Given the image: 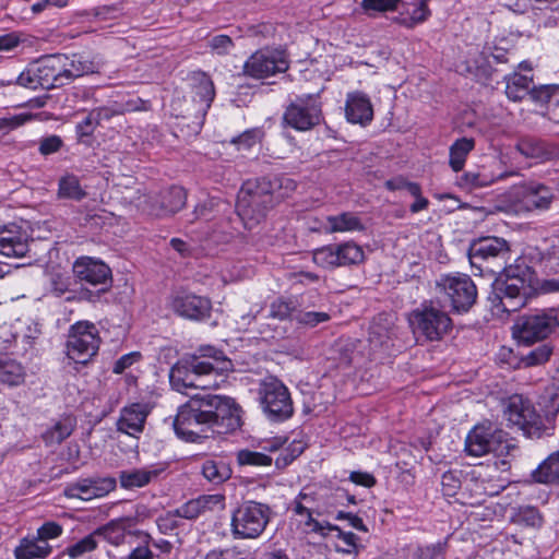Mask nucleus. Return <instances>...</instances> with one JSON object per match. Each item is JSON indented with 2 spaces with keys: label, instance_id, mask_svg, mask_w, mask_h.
<instances>
[{
  "label": "nucleus",
  "instance_id": "f257e3e1",
  "mask_svg": "<svg viewBox=\"0 0 559 559\" xmlns=\"http://www.w3.org/2000/svg\"><path fill=\"white\" fill-rule=\"evenodd\" d=\"M200 356H190L177 361L170 369L169 382L174 390L187 394L188 389H210L214 384L204 377L213 372L223 373L231 369V361L222 350L212 346L201 347Z\"/></svg>",
  "mask_w": 559,
  "mask_h": 559
},
{
  "label": "nucleus",
  "instance_id": "f03ea898",
  "mask_svg": "<svg viewBox=\"0 0 559 559\" xmlns=\"http://www.w3.org/2000/svg\"><path fill=\"white\" fill-rule=\"evenodd\" d=\"M276 199L270 181H248L238 193L236 210L245 226L252 228L265 217Z\"/></svg>",
  "mask_w": 559,
  "mask_h": 559
},
{
  "label": "nucleus",
  "instance_id": "7ed1b4c3",
  "mask_svg": "<svg viewBox=\"0 0 559 559\" xmlns=\"http://www.w3.org/2000/svg\"><path fill=\"white\" fill-rule=\"evenodd\" d=\"M258 400L264 415L271 421L282 423L294 415V403L288 388L275 377L262 379Z\"/></svg>",
  "mask_w": 559,
  "mask_h": 559
},
{
  "label": "nucleus",
  "instance_id": "20e7f679",
  "mask_svg": "<svg viewBox=\"0 0 559 559\" xmlns=\"http://www.w3.org/2000/svg\"><path fill=\"white\" fill-rule=\"evenodd\" d=\"M201 394L193 395L186 404L179 407L174 420L176 435L188 442H198L206 438L212 430L209 414H205Z\"/></svg>",
  "mask_w": 559,
  "mask_h": 559
},
{
  "label": "nucleus",
  "instance_id": "39448f33",
  "mask_svg": "<svg viewBox=\"0 0 559 559\" xmlns=\"http://www.w3.org/2000/svg\"><path fill=\"white\" fill-rule=\"evenodd\" d=\"M72 272L75 280L82 285L85 284L97 287L95 292L90 289H84L82 292V299L90 302H96L99 300L100 295L107 293L111 287V270L99 259L80 257L74 261Z\"/></svg>",
  "mask_w": 559,
  "mask_h": 559
},
{
  "label": "nucleus",
  "instance_id": "423d86ee",
  "mask_svg": "<svg viewBox=\"0 0 559 559\" xmlns=\"http://www.w3.org/2000/svg\"><path fill=\"white\" fill-rule=\"evenodd\" d=\"M271 509L267 504L248 500L239 504L231 514L230 528L235 538L253 539L259 537L270 522Z\"/></svg>",
  "mask_w": 559,
  "mask_h": 559
},
{
  "label": "nucleus",
  "instance_id": "0eeeda50",
  "mask_svg": "<svg viewBox=\"0 0 559 559\" xmlns=\"http://www.w3.org/2000/svg\"><path fill=\"white\" fill-rule=\"evenodd\" d=\"M503 416L510 426L528 438H539L544 430L543 419L528 399L514 394L503 402Z\"/></svg>",
  "mask_w": 559,
  "mask_h": 559
},
{
  "label": "nucleus",
  "instance_id": "6e6552de",
  "mask_svg": "<svg viewBox=\"0 0 559 559\" xmlns=\"http://www.w3.org/2000/svg\"><path fill=\"white\" fill-rule=\"evenodd\" d=\"M99 344L96 325L90 321H79L70 326L67 356L75 364L85 365L97 354Z\"/></svg>",
  "mask_w": 559,
  "mask_h": 559
},
{
  "label": "nucleus",
  "instance_id": "1a4fd4ad",
  "mask_svg": "<svg viewBox=\"0 0 559 559\" xmlns=\"http://www.w3.org/2000/svg\"><path fill=\"white\" fill-rule=\"evenodd\" d=\"M201 401L209 414L212 430L218 432L233 431L241 426V407L236 401L226 395L201 394Z\"/></svg>",
  "mask_w": 559,
  "mask_h": 559
},
{
  "label": "nucleus",
  "instance_id": "9d476101",
  "mask_svg": "<svg viewBox=\"0 0 559 559\" xmlns=\"http://www.w3.org/2000/svg\"><path fill=\"white\" fill-rule=\"evenodd\" d=\"M559 328V308L521 317L514 326V336L525 344L546 338Z\"/></svg>",
  "mask_w": 559,
  "mask_h": 559
},
{
  "label": "nucleus",
  "instance_id": "9b49d317",
  "mask_svg": "<svg viewBox=\"0 0 559 559\" xmlns=\"http://www.w3.org/2000/svg\"><path fill=\"white\" fill-rule=\"evenodd\" d=\"M438 287L450 300L452 309L456 312H466L477 298L476 285L466 274H448L437 282Z\"/></svg>",
  "mask_w": 559,
  "mask_h": 559
},
{
  "label": "nucleus",
  "instance_id": "f8f14e48",
  "mask_svg": "<svg viewBox=\"0 0 559 559\" xmlns=\"http://www.w3.org/2000/svg\"><path fill=\"white\" fill-rule=\"evenodd\" d=\"M312 260L320 267L335 269L361 263L365 260V252L357 243L346 241L316 249L312 252Z\"/></svg>",
  "mask_w": 559,
  "mask_h": 559
},
{
  "label": "nucleus",
  "instance_id": "ddd939ff",
  "mask_svg": "<svg viewBox=\"0 0 559 559\" xmlns=\"http://www.w3.org/2000/svg\"><path fill=\"white\" fill-rule=\"evenodd\" d=\"M288 69L286 55L281 49L263 48L253 52L243 64V74L262 80Z\"/></svg>",
  "mask_w": 559,
  "mask_h": 559
},
{
  "label": "nucleus",
  "instance_id": "4468645a",
  "mask_svg": "<svg viewBox=\"0 0 559 559\" xmlns=\"http://www.w3.org/2000/svg\"><path fill=\"white\" fill-rule=\"evenodd\" d=\"M284 121L298 131H307L321 121V105L317 96H297L286 108Z\"/></svg>",
  "mask_w": 559,
  "mask_h": 559
},
{
  "label": "nucleus",
  "instance_id": "2eb2a0df",
  "mask_svg": "<svg viewBox=\"0 0 559 559\" xmlns=\"http://www.w3.org/2000/svg\"><path fill=\"white\" fill-rule=\"evenodd\" d=\"M516 448L514 444L502 440V433L493 435L488 428L475 427L466 437L465 450L473 456H481L492 452L497 456L510 454Z\"/></svg>",
  "mask_w": 559,
  "mask_h": 559
},
{
  "label": "nucleus",
  "instance_id": "dca6fc26",
  "mask_svg": "<svg viewBox=\"0 0 559 559\" xmlns=\"http://www.w3.org/2000/svg\"><path fill=\"white\" fill-rule=\"evenodd\" d=\"M534 282L501 276L495 284L497 297L506 311H515L526 305Z\"/></svg>",
  "mask_w": 559,
  "mask_h": 559
},
{
  "label": "nucleus",
  "instance_id": "f3484780",
  "mask_svg": "<svg viewBox=\"0 0 559 559\" xmlns=\"http://www.w3.org/2000/svg\"><path fill=\"white\" fill-rule=\"evenodd\" d=\"M415 330L429 341L440 340L451 329L450 317L435 307H424L413 313Z\"/></svg>",
  "mask_w": 559,
  "mask_h": 559
},
{
  "label": "nucleus",
  "instance_id": "a211bd4d",
  "mask_svg": "<svg viewBox=\"0 0 559 559\" xmlns=\"http://www.w3.org/2000/svg\"><path fill=\"white\" fill-rule=\"evenodd\" d=\"M510 253V247L507 240L499 237H484L475 240L469 247V260L472 265L479 262H495L499 265L506 261Z\"/></svg>",
  "mask_w": 559,
  "mask_h": 559
},
{
  "label": "nucleus",
  "instance_id": "6ab92c4d",
  "mask_svg": "<svg viewBox=\"0 0 559 559\" xmlns=\"http://www.w3.org/2000/svg\"><path fill=\"white\" fill-rule=\"evenodd\" d=\"M290 510L299 525H302L305 533H311L310 528L318 527V520L316 516L330 514L329 507H320L318 498L312 492L300 491L290 504Z\"/></svg>",
  "mask_w": 559,
  "mask_h": 559
},
{
  "label": "nucleus",
  "instance_id": "aec40b11",
  "mask_svg": "<svg viewBox=\"0 0 559 559\" xmlns=\"http://www.w3.org/2000/svg\"><path fill=\"white\" fill-rule=\"evenodd\" d=\"M170 308L178 316L190 320H203L210 316V299L191 293H177L170 299Z\"/></svg>",
  "mask_w": 559,
  "mask_h": 559
},
{
  "label": "nucleus",
  "instance_id": "412c9836",
  "mask_svg": "<svg viewBox=\"0 0 559 559\" xmlns=\"http://www.w3.org/2000/svg\"><path fill=\"white\" fill-rule=\"evenodd\" d=\"M64 55H51L34 62L40 88L51 90L67 84Z\"/></svg>",
  "mask_w": 559,
  "mask_h": 559
},
{
  "label": "nucleus",
  "instance_id": "4be33fe9",
  "mask_svg": "<svg viewBox=\"0 0 559 559\" xmlns=\"http://www.w3.org/2000/svg\"><path fill=\"white\" fill-rule=\"evenodd\" d=\"M225 508V497L221 493L202 495L178 507L174 514L186 520H195L209 512Z\"/></svg>",
  "mask_w": 559,
  "mask_h": 559
},
{
  "label": "nucleus",
  "instance_id": "5701e85b",
  "mask_svg": "<svg viewBox=\"0 0 559 559\" xmlns=\"http://www.w3.org/2000/svg\"><path fill=\"white\" fill-rule=\"evenodd\" d=\"M516 151L525 158L540 163L559 159V144L537 138H524L515 145Z\"/></svg>",
  "mask_w": 559,
  "mask_h": 559
},
{
  "label": "nucleus",
  "instance_id": "b1692460",
  "mask_svg": "<svg viewBox=\"0 0 559 559\" xmlns=\"http://www.w3.org/2000/svg\"><path fill=\"white\" fill-rule=\"evenodd\" d=\"M150 407L144 403H132L124 406L117 421V429L128 436L136 437L144 429Z\"/></svg>",
  "mask_w": 559,
  "mask_h": 559
},
{
  "label": "nucleus",
  "instance_id": "393cba45",
  "mask_svg": "<svg viewBox=\"0 0 559 559\" xmlns=\"http://www.w3.org/2000/svg\"><path fill=\"white\" fill-rule=\"evenodd\" d=\"M29 250L28 235L12 225L0 230V254L8 258H23Z\"/></svg>",
  "mask_w": 559,
  "mask_h": 559
},
{
  "label": "nucleus",
  "instance_id": "a878e982",
  "mask_svg": "<svg viewBox=\"0 0 559 559\" xmlns=\"http://www.w3.org/2000/svg\"><path fill=\"white\" fill-rule=\"evenodd\" d=\"M345 117L348 122L368 126L373 119V108L370 98L362 92L347 94L345 104Z\"/></svg>",
  "mask_w": 559,
  "mask_h": 559
},
{
  "label": "nucleus",
  "instance_id": "bb28decb",
  "mask_svg": "<svg viewBox=\"0 0 559 559\" xmlns=\"http://www.w3.org/2000/svg\"><path fill=\"white\" fill-rule=\"evenodd\" d=\"M523 203L530 211H546L554 201V192L546 185L531 181L522 187Z\"/></svg>",
  "mask_w": 559,
  "mask_h": 559
},
{
  "label": "nucleus",
  "instance_id": "cd10ccee",
  "mask_svg": "<svg viewBox=\"0 0 559 559\" xmlns=\"http://www.w3.org/2000/svg\"><path fill=\"white\" fill-rule=\"evenodd\" d=\"M518 175L519 171L515 169L489 173L487 168L481 167L477 170H469L463 174L460 180V185L467 189L484 188L499 180H504L509 177H514Z\"/></svg>",
  "mask_w": 559,
  "mask_h": 559
},
{
  "label": "nucleus",
  "instance_id": "c85d7f7f",
  "mask_svg": "<svg viewBox=\"0 0 559 559\" xmlns=\"http://www.w3.org/2000/svg\"><path fill=\"white\" fill-rule=\"evenodd\" d=\"M162 469L154 466L131 468L119 473L120 486L124 489L142 488L157 478Z\"/></svg>",
  "mask_w": 559,
  "mask_h": 559
},
{
  "label": "nucleus",
  "instance_id": "c756f323",
  "mask_svg": "<svg viewBox=\"0 0 559 559\" xmlns=\"http://www.w3.org/2000/svg\"><path fill=\"white\" fill-rule=\"evenodd\" d=\"M48 542L41 540L37 535L24 537L14 550L16 559H45L51 554Z\"/></svg>",
  "mask_w": 559,
  "mask_h": 559
},
{
  "label": "nucleus",
  "instance_id": "7c9ffc66",
  "mask_svg": "<svg viewBox=\"0 0 559 559\" xmlns=\"http://www.w3.org/2000/svg\"><path fill=\"white\" fill-rule=\"evenodd\" d=\"M324 228L326 233L333 234L362 231L366 227L357 214L353 212H343L337 215L328 216Z\"/></svg>",
  "mask_w": 559,
  "mask_h": 559
},
{
  "label": "nucleus",
  "instance_id": "2f4dec72",
  "mask_svg": "<svg viewBox=\"0 0 559 559\" xmlns=\"http://www.w3.org/2000/svg\"><path fill=\"white\" fill-rule=\"evenodd\" d=\"M75 426L76 421L73 417H61L43 432L41 437L45 444L48 447L60 444L72 435Z\"/></svg>",
  "mask_w": 559,
  "mask_h": 559
},
{
  "label": "nucleus",
  "instance_id": "473e14b6",
  "mask_svg": "<svg viewBox=\"0 0 559 559\" xmlns=\"http://www.w3.org/2000/svg\"><path fill=\"white\" fill-rule=\"evenodd\" d=\"M537 484L550 485L559 483V451L550 454L531 474Z\"/></svg>",
  "mask_w": 559,
  "mask_h": 559
},
{
  "label": "nucleus",
  "instance_id": "72a5a7b5",
  "mask_svg": "<svg viewBox=\"0 0 559 559\" xmlns=\"http://www.w3.org/2000/svg\"><path fill=\"white\" fill-rule=\"evenodd\" d=\"M97 69L98 64L84 56L73 55L71 59L66 56L64 75L67 76V84L75 78L94 73Z\"/></svg>",
  "mask_w": 559,
  "mask_h": 559
},
{
  "label": "nucleus",
  "instance_id": "f704fd0d",
  "mask_svg": "<svg viewBox=\"0 0 559 559\" xmlns=\"http://www.w3.org/2000/svg\"><path fill=\"white\" fill-rule=\"evenodd\" d=\"M532 86V76L513 73L507 78L506 94L511 100H522L525 96L530 95Z\"/></svg>",
  "mask_w": 559,
  "mask_h": 559
},
{
  "label": "nucleus",
  "instance_id": "c9c22d12",
  "mask_svg": "<svg viewBox=\"0 0 559 559\" xmlns=\"http://www.w3.org/2000/svg\"><path fill=\"white\" fill-rule=\"evenodd\" d=\"M25 370L14 359L0 357V383L8 386H17L24 382Z\"/></svg>",
  "mask_w": 559,
  "mask_h": 559
},
{
  "label": "nucleus",
  "instance_id": "e433bc0d",
  "mask_svg": "<svg viewBox=\"0 0 559 559\" xmlns=\"http://www.w3.org/2000/svg\"><path fill=\"white\" fill-rule=\"evenodd\" d=\"M202 474L210 483L218 485L230 478L231 469L222 460H206L202 464Z\"/></svg>",
  "mask_w": 559,
  "mask_h": 559
},
{
  "label": "nucleus",
  "instance_id": "4c0bfd02",
  "mask_svg": "<svg viewBox=\"0 0 559 559\" xmlns=\"http://www.w3.org/2000/svg\"><path fill=\"white\" fill-rule=\"evenodd\" d=\"M474 146V139L468 138L459 139L451 145L450 166L454 171H460L463 168L466 157Z\"/></svg>",
  "mask_w": 559,
  "mask_h": 559
},
{
  "label": "nucleus",
  "instance_id": "58836bf2",
  "mask_svg": "<svg viewBox=\"0 0 559 559\" xmlns=\"http://www.w3.org/2000/svg\"><path fill=\"white\" fill-rule=\"evenodd\" d=\"M58 186V197L60 199L81 201L86 195V192L80 185L79 178L72 174L62 176L59 179Z\"/></svg>",
  "mask_w": 559,
  "mask_h": 559
},
{
  "label": "nucleus",
  "instance_id": "ea45409f",
  "mask_svg": "<svg viewBox=\"0 0 559 559\" xmlns=\"http://www.w3.org/2000/svg\"><path fill=\"white\" fill-rule=\"evenodd\" d=\"M503 276L524 281H536L534 269L530 265L527 257H519L513 263L503 269Z\"/></svg>",
  "mask_w": 559,
  "mask_h": 559
},
{
  "label": "nucleus",
  "instance_id": "a19ab883",
  "mask_svg": "<svg viewBox=\"0 0 559 559\" xmlns=\"http://www.w3.org/2000/svg\"><path fill=\"white\" fill-rule=\"evenodd\" d=\"M187 200V193L181 187H171L167 190L162 200V209L167 214H175L181 210Z\"/></svg>",
  "mask_w": 559,
  "mask_h": 559
},
{
  "label": "nucleus",
  "instance_id": "79ce46f5",
  "mask_svg": "<svg viewBox=\"0 0 559 559\" xmlns=\"http://www.w3.org/2000/svg\"><path fill=\"white\" fill-rule=\"evenodd\" d=\"M88 485L92 500L96 498H103L109 492L115 490L117 480L114 477H90L85 478Z\"/></svg>",
  "mask_w": 559,
  "mask_h": 559
},
{
  "label": "nucleus",
  "instance_id": "37998d69",
  "mask_svg": "<svg viewBox=\"0 0 559 559\" xmlns=\"http://www.w3.org/2000/svg\"><path fill=\"white\" fill-rule=\"evenodd\" d=\"M194 93L200 98L202 110L209 109L215 96L214 84L210 78L202 74Z\"/></svg>",
  "mask_w": 559,
  "mask_h": 559
},
{
  "label": "nucleus",
  "instance_id": "c03bdc74",
  "mask_svg": "<svg viewBox=\"0 0 559 559\" xmlns=\"http://www.w3.org/2000/svg\"><path fill=\"white\" fill-rule=\"evenodd\" d=\"M552 350H554V347L550 344H548V343L542 344L538 347L532 349L525 356H523L522 362L526 367L545 364L550 358Z\"/></svg>",
  "mask_w": 559,
  "mask_h": 559
},
{
  "label": "nucleus",
  "instance_id": "a18cd8bd",
  "mask_svg": "<svg viewBox=\"0 0 559 559\" xmlns=\"http://www.w3.org/2000/svg\"><path fill=\"white\" fill-rule=\"evenodd\" d=\"M237 462L239 465L271 466L272 457L257 451L240 450L237 453Z\"/></svg>",
  "mask_w": 559,
  "mask_h": 559
},
{
  "label": "nucleus",
  "instance_id": "49530a36",
  "mask_svg": "<svg viewBox=\"0 0 559 559\" xmlns=\"http://www.w3.org/2000/svg\"><path fill=\"white\" fill-rule=\"evenodd\" d=\"M296 311L297 309L293 305V302L283 299H277L271 304L267 318H273L277 320H285L288 318L295 319Z\"/></svg>",
  "mask_w": 559,
  "mask_h": 559
},
{
  "label": "nucleus",
  "instance_id": "de8ad7c7",
  "mask_svg": "<svg viewBox=\"0 0 559 559\" xmlns=\"http://www.w3.org/2000/svg\"><path fill=\"white\" fill-rule=\"evenodd\" d=\"M401 0H361V8L368 15L394 11Z\"/></svg>",
  "mask_w": 559,
  "mask_h": 559
},
{
  "label": "nucleus",
  "instance_id": "09e8293b",
  "mask_svg": "<svg viewBox=\"0 0 559 559\" xmlns=\"http://www.w3.org/2000/svg\"><path fill=\"white\" fill-rule=\"evenodd\" d=\"M36 116L31 112H21L14 116H8L0 118V132L3 134L15 130L26 122L32 121Z\"/></svg>",
  "mask_w": 559,
  "mask_h": 559
},
{
  "label": "nucleus",
  "instance_id": "8fccbe9b",
  "mask_svg": "<svg viewBox=\"0 0 559 559\" xmlns=\"http://www.w3.org/2000/svg\"><path fill=\"white\" fill-rule=\"evenodd\" d=\"M97 547V540L94 534H90L84 538L80 539L72 546L67 548V554L71 559H76L86 552L95 550Z\"/></svg>",
  "mask_w": 559,
  "mask_h": 559
},
{
  "label": "nucleus",
  "instance_id": "3c124183",
  "mask_svg": "<svg viewBox=\"0 0 559 559\" xmlns=\"http://www.w3.org/2000/svg\"><path fill=\"white\" fill-rule=\"evenodd\" d=\"M391 337V330L389 326H382L373 322L369 331V344L373 350L382 347Z\"/></svg>",
  "mask_w": 559,
  "mask_h": 559
},
{
  "label": "nucleus",
  "instance_id": "603ef678",
  "mask_svg": "<svg viewBox=\"0 0 559 559\" xmlns=\"http://www.w3.org/2000/svg\"><path fill=\"white\" fill-rule=\"evenodd\" d=\"M63 493L70 499H80L83 501L92 500L91 491L85 478L69 484L64 488Z\"/></svg>",
  "mask_w": 559,
  "mask_h": 559
},
{
  "label": "nucleus",
  "instance_id": "864d4df0",
  "mask_svg": "<svg viewBox=\"0 0 559 559\" xmlns=\"http://www.w3.org/2000/svg\"><path fill=\"white\" fill-rule=\"evenodd\" d=\"M207 47L211 51L218 56L229 55L234 49L235 44L233 39L227 35H215L207 41Z\"/></svg>",
  "mask_w": 559,
  "mask_h": 559
},
{
  "label": "nucleus",
  "instance_id": "5fc2aeb1",
  "mask_svg": "<svg viewBox=\"0 0 559 559\" xmlns=\"http://www.w3.org/2000/svg\"><path fill=\"white\" fill-rule=\"evenodd\" d=\"M295 320L307 326H316L319 323L326 322L330 320V316L323 311H296Z\"/></svg>",
  "mask_w": 559,
  "mask_h": 559
},
{
  "label": "nucleus",
  "instance_id": "6e6d98bb",
  "mask_svg": "<svg viewBox=\"0 0 559 559\" xmlns=\"http://www.w3.org/2000/svg\"><path fill=\"white\" fill-rule=\"evenodd\" d=\"M49 281L51 293L56 297H61L70 290L71 278L63 273H52Z\"/></svg>",
  "mask_w": 559,
  "mask_h": 559
},
{
  "label": "nucleus",
  "instance_id": "4d7b16f0",
  "mask_svg": "<svg viewBox=\"0 0 559 559\" xmlns=\"http://www.w3.org/2000/svg\"><path fill=\"white\" fill-rule=\"evenodd\" d=\"M540 263L549 272L559 273V246H551L542 252Z\"/></svg>",
  "mask_w": 559,
  "mask_h": 559
},
{
  "label": "nucleus",
  "instance_id": "13d9d810",
  "mask_svg": "<svg viewBox=\"0 0 559 559\" xmlns=\"http://www.w3.org/2000/svg\"><path fill=\"white\" fill-rule=\"evenodd\" d=\"M518 516L519 520L527 526L538 527L543 523V516L535 507L527 506L520 508Z\"/></svg>",
  "mask_w": 559,
  "mask_h": 559
},
{
  "label": "nucleus",
  "instance_id": "bf43d9fd",
  "mask_svg": "<svg viewBox=\"0 0 559 559\" xmlns=\"http://www.w3.org/2000/svg\"><path fill=\"white\" fill-rule=\"evenodd\" d=\"M204 559H247V552L238 547L213 549L205 555Z\"/></svg>",
  "mask_w": 559,
  "mask_h": 559
},
{
  "label": "nucleus",
  "instance_id": "052dcab7",
  "mask_svg": "<svg viewBox=\"0 0 559 559\" xmlns=\"http://www.w3.org/2000/svg\"><path fill=\"white\" fill-rule=\"evenodd\" d=\"M314 495L318 498V503L320 504V507H329L330 513H332L333 509L341 504L342 500L345 499L346 492L343 489H335L334 491L326 495Z\"/></svg>",
  "mask_w": 559,
  "mask_h": 559
},
{
  "label": "nucleus",
  "instance_id": "680f3d73",
  "mask_svg": "<svg viewBox=\"0 0 559 559\" xmlns=\"http://www.w3.org/2000/svg\"><path fill=\"white\" fill-rule=\"evenodd\" d=\"M40 335L41 326L34 321L25 322L24 328L20 332H16V337H21L27 345H33Z\"/></svg>",
  "mask_w": 559,
  "mask_h": 559
},
{
  "label": "nucleus",
  "instance_id": "e2e57ef3",
  "mask_svg": "<svg viewBox=\"0 0 559 559\" xmlns=\"http://www.w3.org/2000/svg\"><path fill=\"white\" fill-rule=\"evenodd\" d=\"M16 83L20 86L37 90L40 87L39 78H37V73L35 70L34 63H32L28 68H26L16 79Z\"/></svg>",
  "mask_w": 559,
  "mask_h": 559
},
{
  "label": "nucleus",
  "instance_id": "0e129e2a",
  "mask_svg": "<svg viewBox=\"0 0 559 559\" xmlns=\"http://www.w3.org/2000/svg\"><path fill=\"white\" fill-rule=\"evenodd\" d=\"M259 141V132L257 130H247L240 135L233 138L230 143L236 145L239 151L249 150Z\"/></svg>",
  "mask_w": 559,
  "mask_h": 559
},
{
  "label": "nucleus",
  "instance_id": "69168bd1",
  "mask_svg": "<svg viewBox=\"0 0 559 559\" xmlns=\"http://www.w3.org/2000/svg\"><path fill=\"white\" fill-rule=\"evenodd\" d=\"M429 16V10L427 4L421 2L419 5L413 9L408 17L402 20V24L406 27H414L416 24L423 23Z\"/></svg>",
  "mask_w": 559,
  "mask_h": 559
},
{
  "label": "nucleus",
  "instance_id": "338daca9",
  "mask_svg": "<svg viewBox=\"0 0 559 559\" xmlns=\"http://www.w3.org/2000/svg\"><path fill=\"white\" fill-rule=\"evenodd\" d=\"M63 532V528L60 524L53 521L45 522L37 530V536L45 542H48V539H53L59 537Z\"/></svg>",
  "mask_w": 559,
  "mask_h": 559
},
{
  "label": "nucleus",
  "instance_id": "774afa93",
  "mask_svg": "<svg viewBox=\"0 0 559 559\" xmlns=\"http://www.w3.org/2000/svg\"><path fill=\"white\" fill-rule=\"evenodd\" d=\"M442 551L443 548L440 544L427 546L424 548H419L414 554L413 559H443Z\"/></svg>",
  "mask_w": 559,
  "mask_h": 559
}]
</instances>
